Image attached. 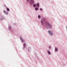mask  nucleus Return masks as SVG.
<instances>
[{
	"mask_svg": "<svg viewBox=\"0 0 67 67\" xmlns=\"http://www.w3.org/2000/svg\"><path fill=\"white\" fill-rule=\"evenodd\" d=\"M48 32L49 34H50L51 35H53V33H52V32H51V31H48Z\"/></svg>",
	"mask_w": 67,
	"mask_h": 67,
	"instance_id": "f03ea898",
	"label": "nucleus"
},
{
	"mask_svg": "<svg viewBox=\"0 0 67 67\" xmlns=\"http://www.w3.org/2000/svg\"><path fill=\"white\" fill-rule=\"evenodd\" d=\"M41 23H42V25L44 24V20H41Z\"/></svg>",
	"mask_w": 67,
	"mask_h": 67,
	"instance_id": "39448f33",
	"label": "nucleus"
},
{
	"mask_svg": "<svg viewBox=\"0 0 67 67\" xmlns=\"http://www.w3.org/2000/svg\"><path fill=\"white\" fill-rule=\"evenodd\" d=\"M20 39H21L22 42H24V40H23L22 38V37H20Z\"/></svg>",
	"mask_w": 67,
	"mask_h": 67,
	"instance_id": "20e7f679",
	"label": "nucleus"
},
{
	"mask_svg": "<svg viewBox=\"0 0 67 67\" xmlns=\"http://www.w3.org/2000/svg\"><path fill=\"white\" fill-rule=\"evenodd\" d=\"M45 23L46 24L47 26H48V27H49V28H51V27H52V26L50 25L49 23H47V22H45Z\"/></svg>",
	"mask_w": 67,
	"mask_h": 67,
	"instance_id": "f257e3e1",
	"label": "nucleus"
},
{
	"mask_svg": "<svg viewBox=\"0 0 67 67\" xmlns=\"http://www.w3.org/2000/svg\"><path fill=\"white\" fill-rule=\"evenodd\" d=\"M49 48H50H50H51V47H49Z\"/></svg>",
	"mask_w": 67,
	"mask_h": 67,
	"instance_id": "dca6fc26",
	"label": "nucleus"
},
{
	"mask_svg": "<svg viewBox=\"0 0 67 67\" xmlns=\"http://www.w3.org/2000/svg\"><path fill=\"white\" fill-rule=\"evenodd\" d=\"M10 27H9V28H10Z\"/></svg>",
	"mask_w": 67,
	"mask_h": 67,
	"instance_id": "a211bd4d",
	"label": "nucleus"
},
{
	"mask_svg": "<svg viewBox=\"0 0 67 67\" xmlns=\"http://www.w3.org/2000/svg\"><path fill=\"white\" fill-rule=\"evenodd\" d=\"M7 11H9V9L8 8H7Z\"/></svg>",
	"mask_w": 67,
	"mask_h": 67,
	"instance_id": "9d476101",
	"label": "nucleus"
},
{
	"mask_svg": "<svg viewBox=\"0 0 67 67\" xmlns=\"http://www.w3.org/2000/svg\"><path fill=\"white\" fill-rule=\"evenodd\" d=\"M58 51V49L57 48H55V51Z\"/></svg>",
	"mask_w": 67,
	"mask_h": 67,
	"instance_id": "1a4fd4ad",
	"label": "nucleus"
},
{
	"mask_svg": "<svg viewBox=\"0 0 67 67\" xmlns=\"http://www.w3.org/2000/svg\"><path fill=\"white\" fill-rule=\"evenodd\" d=\"M33 6L34 7H36V4H34Z\"/></svg>",
	"mask_w": 67,
	"mask_h": 67,
	"instance_id": "9b49d317",
	"label": "nucleus"
},
{
	"mask_svg": "<svg viewBox=\"0 0 67 67\" xmlns=\"http://www.w3.org/2000/svg\"><path fill=\"white\" fill-rule=\"evenodd\" d=\"M29 0H27V1H29Z\"/></svg>",
	"mask_w": 67,
	"mask_h": 67,
	"instance_id": "f3484780",
	"label": "nucleus"
},
{
	"mask_svg": "<svg viewBox=\"0 0 67 67\" xmlns=\"http://www.w3.org/2000/svg\"><path fill=\"white\" fill-rule=\"evenodd\" d=\"M40 10H43V9H42L41 8H40Z\"/></svg>",
	"mask_w": 67,
	"mask_h": 67,
	"instance_id": "2eb2a0df",
	"label": "nucleus"
},
{
	"mask_svg": "<svg viewBox=\"0 0 67 67\" xmlns=\"http://www.w3.org/2000/svg\"><path fill=\"white\" fill-rule=\"evenodd\" d=\"M35 10H38V8H35Z\"/></svg>",
	"mask_w": 67,
	"mask_h": 67,
	"instance_id": "f8f14e48",
	"label": "nucleus"
},
{
	"mask_svg": "<svg viewBox=\"0 0 67 67\" xmlns=\"http://www.w3.org/2000/svg\"><path fill=\"white\" fill-rule=\"evenodd\" d=\"M24 47H25V43H24Z\"/></svg>",
	"mask_w": 67,
	"mask_h": 67,
	"instance_id": "4468645a",
	"label": "nucleus"
},
{
	"mask_svg": "<svg viewBox=\"0 0 67 67\" xmlns=\"http://www.w3.org/2000/svg\"><path fill=\"white\" fill-rule=\"evenodd\" d=\"M38 18H41V16L39 15L38 16Z\"/></svg>",
	"mask_w": 67,
	"mask_h": 67,
	"instance_id": "ddd939ff",
	"label": "nucleus"
},
{
	"mask_svg": "<svg viewBox=\"0 0 67 67\" xmlns=\"http://www.w3.org/2000/svg\"><path fill=\"white\" fill-rule=\"evenodd\" d=\"M3 12L5 13V14H8V12H5V11H4Z\"/></svg>",
	"mask_w": 67,
	"mask_h": 67,
	"instance_id": "423d86ee",
	"label": "nucleus"
},
{
	"mask_svg": "<svg viewBox=\"0 0 67 67\" xmlns=\"http://www.w3.org/2000/svg\"><path fill=\"white\" fill-rule=\"evenodd\" d=\"M48 54H51V52L49 51H48Z\"/></svg>",
	"mask_w": 67,
	"mask_h": 67,
	"instance_id": "6e6552de",
	"label": "nucleus"
},
{
	"mask_svg": "<svg viewBox=\"0 0 67 67\" xmlns=\"http://www.w3.org/2000/svg\"><path fill=\"white\" fill-rule=\"evenodd\" d=\"M37 7H39V4L37 3L36 5Z\"/></svg>",
	"mask_w": 67,
	"mask_h": 67,
	"instance_id": "0eeeda50",
	"label": "nucleus"
},
{
	"mask_svg": "<svg viewBox=\"0 0 67 67\" xmlns=\"http://www.w3.org/2000/svg\"><path fill=\"white\" fill-rule=\"evenodd\" d=\"M30 3L31 4H33V3H34V0H31L30 2Z\"/></svg>",
	"mask_w": 67,
	"mask_h": 67,
	"instance_id": "7ed1b4c3",
	"label": "nucleus"
}]
</instances>
